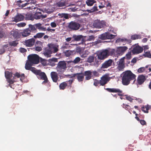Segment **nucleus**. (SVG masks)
<instances>
[{
  "label": "nucleus",
  "instance_id": "obj_7",
  "mask_svg": "<svg viewBox=\"0 0 151 151\" xmlns=\"http://www.w3.org/2000/svg\"><path fill=\"white\" fill-rule=\"evenodd\" d=\"M108 49L102 50L98 55V58L101 60H103L109 56Z\"/></svg>",
  "mask_w": 151,
  "mask_h": 151
},
{
  "label": "nucleus",
  "instance_id": "obj_43",
  "mask_svg": "<svg viewBox=\"0 0 151 151\" xmlns=\"http://www.w3.org/2000/svg\"><path fill=\"white\" fill-rule=\"evenodd\" d=\"M94 57L93 56H90L87 58V62L88 63H91L93 62Z\"/></svg>",
  "mask_w": 151,
  "mask_h": 151
},
{
  "label": "nucleus",
  "instance_id": "obj_8",
  "mask_svg": "<svg viewBox=\"0 0 151 151\" xmlns=\"http://www.w3.org/2000/svg\"><path fill=\"white\" fill-rule=\"evenodd\" d=\"M76 76H77V78L78 81L81 82L83 81L84 78V75L82 73L74 74L71 75H67V77L73 78Z\"/></svg>",
  "mask_w": 151,
  "mask_h": 151
},
{
  "label": "nucleus",
  "instance_id": "obj_5",
  "mask_svg": "<svg viewBox=\"0 0 151 151\" xmlns=\"http://www.w3.org/2000/svg\"><path fill=\"white\" fill-rule=\"evenodd\" d=\"M93 24V27L97 28H101L106 25L105 22L104 21H100L99 19L94 20Z\"/></svg>",
  "mask_w": 151,
  "mask_h": 151
},
{
  "label": "nucleus",
  "instance_id": "obj_45",
  "mask_svg": "<svg viewBox=\"0 0 151 151\" xmlns=\"http://www.w3.org/2000/svg\"><path fill=\"white\" fill-rule=\"evenodd\" d=\"M81 58L79 57H77L76 58L73 60V61H67V62L68 63H69L70 62H73L74 63L76 64L79 62Z\"/></svg>",
  "mask_w": 151,
  "mask_h": 151
},
{
  "label": "nucleus",
  "instance_id": "obj_19",
  "mask_svg": "<svg viewBox=\"0 0 151 151\" xmlns=\"http://www.w3.org/2000/svg\"><path fill=\"white\" fill-rule=\"evenodd\" d=\"M52 52L50 48L49 47H48L45 48L44 51V55L47 57H50L51 56Z\"/></svg>",
  "mask_w": 151,
  "mask_h": 151
},
{
  "label": "nucleus",
  "instance_id": "obj_62",
  "mask_svg": "<svg viewBox=\"0 0 151 151\" xmlns=\"http://www.w3.org/2000/svg\"><path fill=\"white\" fill-rule=\"evenodd\" d=\"M131 53L130 52H128L127 54L126 55V57L127 59H129L131 58Z\"/></svg>",
  "mask_w": 151,
  "mask_h": 151
},
{
  "label": "nucleus",
  "instance_id": "obj_59",
  "mask_svg": "<svg viewBox=\"0 0 151 151\" xmlns=\"http://www.w3.org/2000/svg\"><path fill=\"white\" fill-rule=\"evenodd\" d=\"M35 46H42V42L40 41H37L36 42Z\"/></svg>",
  "mask_w": 151,
  "mask_h": 151
},
{
  "label": "nucleus",
  "instance_id": "obj_42",
  "mask_svg": "<svg viewBox=\"0 0 151 151\" xmlns=\"http://www.w3.org/2000/svg\"><path fill=\"white\" fill-rule=\"evenodd\" d=\"M40 60L41 63L43 65L46 66L48 65V63H47L48 61L41 58H40Z\"/></svg>",
  "mask_w": 151,
  "mask_h": 151
},
{
  "label": "nucleus",
  "instance_id": "obj_44",
  "mask_svg": "<svg viewBox=\"0 0 151 151\" xmlns=\"http://www.w3.org/2000/svg\"><path fill=\"white\" fill-rule=\"evenodd\" d=\"M66 87V82H63L60 83L59 85L60 89L61 90L64 89Z\"/></svg>",
  "mask_w": 151,
  "mask_h": 151
},
{
  "label": "nucleus",
  "instance_id": "obj_1",
  "mask_svg": "<svg viewBox=\"0 0 151 151\" xmlns=\"http://www.w3.org/2000/svg\"><path fill=\"white\" fill-rule=\"evenodd\" d=\"M136 76L131 71L127 70L123 73L122 76V83L124 85H129L131 81H135Z\"/></svg>",
  "mask_w": 151,
  "mask_h": 151
},
{
  "label": "nucleus",
  "instance_id": "obj_49",
  "mask_svg": "<svg viewBox=\"0 0 151 151\" xmlns=\"http://www.w3.org/2000/svg\"><path fill=\"white\" fill-rule=\"evenodd\" d=\"M127 39H123L119 38L117 39L116 40V42L118 43H119L121 42H124L125 41H127Z\"/></svg>",
  "mask_w": 151,
  "mask_h": 151
},
{
  "label": "nucleus",
  "instance_id": "obj_10",
  "mask_svg": "<svg viewBox=\"0 0 151 151\" xmlns=\"http://www.w3.org/2000/svg\"><path fill=\"white\" fill-rule=\"evenodd\" d=\"M142 47L139 45H136L132 50V52L134 54H138L141 53L143 51Z\"/></svg>",
  "mask_w": 151,
  "mask_h": 151
},
{
  "label": "nucleus",
  "instance_id": "obj_24",
  "mask_svg": "<svg viewBox=\"0 0 151 151\" xmlns=\"http://www.w3.org/2000/svg\"><path fill=\"white\" fill-rule=\"evenodd\" d=\"M30 32L31 31L29 28H27L22 32V35L23 37H25L31 34Z\"/></svg>",
  "mask_w": 151,
  "mask_h": 151
},
{
  "label": "nucleus",
  "instance_id": "obj_36",
  "mask_svg": "<svg viewBox=\"0 0 151 151\" xmlns=\"http://www.w3.org/2000/svg\"><path fill=\"white\" fill-rule=\"evenodd\" d=\"M141 36L139 35H134L131 36V38L132 40H135L141 38Z\"/></svg>",
  "mask_w": 151,
  "mask_h": 151
},
{
  "label": "nucleus",
  "instance_id": "obj_51",
  "mask_svg": "<svg viewBox=\"0 0 151 151\" xmlns=\"http://www.w3.org/2000/svg\"><path fill=\"white\" fill-rule=\"evenodd\" d=\"M145 71V67H141L138 69V72L139 73H142L144 72Z\"/></svg>",
  "mask_w": 151,
  "mask_h": 151
},
{
  "label": "nucleus",
  "instance_id": "obj_53",
  "mask_svg": "<svg viewBox=\"0 0 151 151\" xmlns=\"http://www.w3.org/2000/svg\"><path fill=\"white\" fill-rule=\"evenodd\" d=\"M35 50L37 51L40 52L42 50V47L41 46H35Z\"/></svg>",
  "mask_w": 151,
  "mask_h": 151
},
{
  "label": "nucleus",
  "instance_id": "obj_41",
  "mask_svg": "<svg viewBox=\"0 0 151 151\" xmlns=\"http://www.w3.org/2000/svg\"><path fill=\"white\" fill-rule=\"evenodd\" d=\"M56 0H50L47 2V5L50 6H54L56 5Z\"/></svg>",
  "mask_w": 151,
  "mask_h": 151
},
{
  "label": "nucleus",
  "instance_id": "obj_18",
  "mask_svg": "<svg viewBox=\"0 0 151 151\" xmlns=\"http://www.w3.org/2000/svg\"><path fill=\"white\" fill-rule=\"evenodd\" d=\"M146 78L145 76L140 75L138 76L137 79L138 84L139 85H142L145 80Z\"/></svg>",
  "mask_w": 151,
  "mask_h": 151
},
{
  "label": "nucleus",
  "instance_id": "obj_30",
  "mask_svg": "<svg viewBox=\"0 0 151 151\" xmlns=\"http://www.w3.org/2000/svg\"><path fill=\"white\" fill-rule=\"evenodd\" d=\"M65 2L63 0H61L59 1L56 3V6L58 7H61L65 6Z\"/></svg>",
  "mask_w": 151,
  "mask_h": 151
},
{
  "label": "nucleus",
  "instance_id": "obj_27",
  "mask_svg": "<svg viewBox=\"0 0 151 151\" xmlns=\"http://www.w3.org/2000/svg\"><path fill=\"white\" fill-rule=\"evenodd\" d=\"M58 62V59L56 58H53L49 60L48 61V64L50 65L53 66L55 65V62Z\"/></svg>",
  "mask_w": 151,
  "mask_h": 151
},
{
  "label": "nucleus",
  "instance_id": "obj_14",
  "mask_svg": "<svg viewBox=\"0 0 151 151\" xmlns=\"http://www.w3.org/2000/svg\"><path fill=\"white\" fill-rule=\"evenodd\" d=\"M35 40L33 38L26 40L24 42L25 45L27 47H31L34 45L35 42Z\"/></svg>",
  "mask_w": 151,
  "mask_h": 151
},
{
  "label": "nucleus",
  "instance_id": "obj_48",
  "mask_svg": "<svg viewBox=\"0 0 151 151\" xmlns=\"http://www.w3.org/2000/svg\"><path fill=\"white\" fill-rule=\"evenodd\" d=\"M29 70H31L32 72H33L36 75H37V73H38L39 70H37L35 68L32 67L31 69H30Z\"/></svg>",
  "mask_w": 151,
  "mask_h": 151
},
{
  "label": "nucleus",
  "instance_id": "obj_57",
  "mask_svg": "<svg viewBox=\"0 0 151 151\" xmlns=\"http://www.w3.org/2000/svg\"><path fill=\"white\" fill-rule=\"evenodd\" d=\"M46 30L49 32H50L52 33L54 32L55 31V29H51L50 27H48L47 29H46Z\"/></svg>",
  "mask_w": 151,
  "mask_h": 151
},
{
  "label": "nucleus",
  "instance_id": "obj_40",
  "mask_svg": "<svg viewBox=\"0 0 151 151\" xmlns=\"http://www.w3.org/2000/svg\"><path fill=\"white\" fill-rule=\"evenodd\" d=\"M32 64L28 61V62L26 63L25 65V68L27 70H29L32 68L31 66Z\"/></svg>",
  "mask_w": 151,
  "mask_h": 151
},
{
  "label": "nucleus",
  "instance_id": "obj_12",
  "mask_svg": "<svg viewBox=\"0 0 151 151\" xmlns=\"http://www.w3.org/2000/svg\"><path fill=\"white\" fill-rule=\"evenodd\" d=\"M24 18V16L23 15L17 13L16 16L12 18V21L17 22L23 20Z\"/></svg>",
  "mask_w": 151,
  "mask_h": 151
},
{
  "label": "nucleus",
  "instance_id": "obj_38",
  "mask_svg": "<svg viewBox=\"0 0 151 151\" xmlns=\"http://www.w3.org/2000/svg\"><path fill=\"white\" fill-rule=\"evenodd\" d=\"M109 56L114 55L116 53V50L114 49L108 50Z\"/></svg>",
  "mask_w": 151,
  "mask_h": 151
},
{
  "label": "nucleus",
  "instance_id": "obj_63",
  "mask_svg": "<svg viewBox=\"0 0 151 151\" xmlns=\"http://www.w3.org/2000/svg\"><path fill=\"white\" fill-rule=\"evenodd\" d=\"M61 17L63 18V20L64 21L66 19V14H61ZM62 20V19H61Z\"/></svg>",
  "mask_w": 151,
  "mask_h": 151
},
{
  "label": "nucleus",
  "instance_id": "obj_9",
  "mask_svg": "<svg viewBox=\"0 0 151 151\" xmlns=\"http://www.w3.org/2000/svg\"><path fill=\"white\" fill-rule=\"evenodd\" d=\"M113 63V60L111 59H109L108 60H106L102 64L101 68V69L107 68L111 66Z\"/></svg>",
  "mask_w": 151,
  "mask_h": 151
},
{
  "label": "nucleus",
  "instance_id": "obj_64",
  "mask_svg": "<svg viewBox=\"0 0 151 151\" xmlns=\"http://www.w3.org/2000/svg\"><path fill=\"white\" fill-rule=\"evenodd\" d=\"M50 25L52 27H55L57 26L56 23L54 22H52L50 23Z\"/></svg>",
  "mask_w": 151,
  "mask_h": 151
},
{
  "label": "nucleus",
  "instance_id": "obj_6",
  "mask_svg": "<svg viewBox=\"0 0 151 151\" xmlns=\"http://www.w3.org/2000/svg\"><path fill=\"white\" fill-rule=\"evenodd\" d=\"M80 24L73 21L71 22L68 25V27L73 30H78L80 28Z\"/></svg>",
  "mask_w": 151,
  "mask_h": 151
},
{
  "label": "nucleus",
  "instance_id": "obj_35",
  "mask_svg": "<svg viewBox=\"0 0 151 151\" xmlns=\"http://www.w3.org/2000/svg\"><path fill=\"white\" fill-rule=\"evenodd\" d=\"M98 10L97 9V5L96 4H95L92 9H87L86 10V11L88 12L89 13H92Z\"/></svg>",
  "mask_w": 151,
  "mask_h": 151
},
{
  "label": "nucleus",
  "instance_id": "obj_15",
  "mask_svg": "<svg viewBox=\"0 0 151 151\" xmlns=\"http://www.w3.org/2000/svg\"><path fill=\"white\" fill-rule=\"evenodd\" d=\"M110 92L118 93V94H122V91L119 89L116 88H107L106 89Z\"/></svg>",
  "mask_w": 151,
  "mask_h": 151
},
{
  "label": "nucleus",
  "instance_id": "obj_2",
  "mask_svg": "<svg viewBox=\"0 0 151 151\" xmlns=\"http://www.w3.org/2000/svg\"><path fill=\"white\" fill-rule=\"evenodd\" d=\"M56 68L58 74H62L66 69V63L64 61H59Z\"/></svg>",
  "mask_w": 151,
  "mask_h": 151
},
{
  "label": "nucleus",
  "instance_id": "obj_4",
  "mask_svg": "<svg viewBox=\"0 0 151 151\" xmlns=\"http://www.w3.org/2000/svg\"><path fill=\"white\" fill-rule=\"evenodd\" d=\"M116 35L111 34L109 32H106L99 35V38L102 40L106 39H114Z\"/></svg>",
  "mask_w": 151,
  "mask_h": 151
},
{
  "label": "nucleus",
  "instance_id": "obj_28",
  "mask_svg": "<svg viewBox=\"0 0 151 151\" xmlns=\"http://www.w3.org/2000/svg\"><path fill=\"white\" fill-rule=\"evenodd\" d=\"M11 35L15 38L18 39L19 37V34L17 31L12 30L11 32Z\"/></svg>",
  "mask_w": 151,
  "mask_h": 151
},
{
  "label": "nucleus",
  "instance_id": "obj_17",
  "mask_svg": "<svg viewBox=\"0 0 151 151\" xmlns=\"http://www.w3.org/2000/svg\"><path fill=\"white\" fill-rule=\"evenodd\" d=\"M67 7H69L68 8V9L69 11L75 12L76 10L75 4H69L68 2H67Z\"/></svg>",
  "mask_w": 151,
  "mask_h": 151
},
{
  "label": "nucleus",
  "instance_id": "obj_46",
  "mask_svg": "<svg viewBox=\"0 0 151 151\" xmlns=\"http://www.w3.org/2000/svg\"><path fill=\"white\" fill-rule=\"evenodd\" d=\"M18 43L17 40H15L9 43V45L11 46L15 47L16 46Z\"/></svg>",
  "mask_w": 151,
  "mask_h": 151
},
{
  "label": "nucleus",
  "instance_id": "obj_61",
  "mask_svg": "<svg viewBox=\"0 0 151 151\" xmlns=\"http://www.w3.org/2000/svg\"><path fill=\"white\" fill-rule=\"evenodd\" d=\"M139 122L140 123L143 125H146V122L144 120H139Z\"/></svg>",
  "mask_w": 151,
  "mask_h": 151
},
{
  "label": "nucleus",
  "instance_id": "obj_60",
  "mask_svg": "<svg viewBox=\"0 0 151 151\" xmlns=\"http://www.w3.org/2000/svg\"><path fill=\"white\" fill-rule=\"evenodd\" d=\"M15 79L14 77H13V79H10V78L8 79V82L10 84H13L14 82V79Z\"/></svg>",
  "mask_w": 151,
  "mask_h": 151
},
{
  "label": "nucleus",
  "instance_id": "obj_29",
  "mask_svg": "<svg viewBox=\"0 0 151 151\" xmlns=\"http://www.w3.org/2000/svg\"><path fill=\"white\" fill-rule=\"evenodd\" d=\"M151 108V106L148 105L143 106L141 108L142 111L145 113H148V110Z\"/></svg>",
  "mask_w": 151,
  "mask_h": 151
},
{
  "label": "nucleus",
  "instance_id": "obj_11",
  "mask_svg": "<svg viewBox=\"0 0 151 151\" xmlns=\"http://www.w3.org/2000/svg\"><path fill=\"white\" fill-rule=\"evenodd\" d=\"M128 49V47L126 46L119 47L117 48L116 50V54L119 55H122Z\"/></svg>",
  "mask_w": 151,
  "mask_h": 151
},
{
  "label": "nucleus",
  "instance_id": "obj_22",
  "mask_svg": "<svg viewBox=\"0 0 151 151\" xmlns=\"http://www.w3.org/2000/svg\"><path fill=\"white\" fill-rule=\"evenodd\" d=\"M38 78L40 79H44L47 77L45 73L42 72L40 70H39L37 74Z\"/></svg>",
  "mask_w": 151,
  "mask_h": 151
},
{
  "label": "nucleus",
  "instance_id": "obj_31",
  "mask_svg": "<svg viewBox=\"0 0 151 151\" xmlns=\"http://www.w3.org/2000/svg\"><path fill=\"white\" fill-rule=\"evenodd\" d=\"M35 24L36 27V28L37 29L39 30L43 31H45L46 30V28L42 27V24L41 23H38Z\"/></svg>",
  "mask_w": 151,
  "mask_h": 151
},
{
  "label": "nucleus",
  "instance_id": "obj_58",
  "mask_svg": "<svg viewBox=\"0 0 151 151\" xmlns=\"http://www.w3.org/2000/svg\"><path fill=\"white\" fill-rule=\"evenodd\" d=\"M4 34L2 29L0 28V38H2L4 36Z\"/></svg>",
  "mask_w": 151,
  "mask_h": 151
},
{
  "label": "nucleus",
  "instance_id": "obj_13",
  "mask_svg": "<svg viewBox=\"0 0 151 151\" xmlns=\"http://www.w3.org/2000/svg\"><path fill=\"white\" fill-rule=\"evenodd\" d=\"M110 80L109 77L106 76L104 75L102 76L99 81V84L100 85L103 86L106 84Z\"/></svg>",
  "mask_w": 151,
  "mask_h": 151
},
{
  "label": "nucleus",
  "instance_id": "obj_37",
  "mask_svg": "<svg viewBox=\"0 0 151 151\" xmlns=\"http://www.w3.org/2000/svg\"><path fill=\"white\" fill-rule=\"evenodd\" d=\"M45 34L43 33H38L36 35L34 36V37L35 39L41 38L44 36Z\"/></svg>",
  "mask_w": 151,
  "mask_h": 151
},
{
  "label": "nucleus",
  "instance_id": "obj_21",
  "mask_svg": "<svg viewBox=\"0 0 151 151\" xmlns=\"http://www.w3.org/2000/svg\"><path fill=\"white\" fill-rule=\"evenodd\" d=\"M72 39L73 40H72L76 41H79L81 40L82 41L83 40V37L82 35H73L72 37Z\"/></svg>",
  "mask_w": 151,
  "mask_h": 151
},
{
  "label": "nucleus",
  "instance_id": "obj_32",
  "mask_svg": "<svg viewBox=\"0 0 151 151\" xmlns=\"http://www.w3.org/2000/svg\"><path fill=\"white\" fill-rule=\"evenodd\" d=\"M33 15L31 13H27L25 15V19L26 20H33Z\"/></svg>",
  "mask_w": 151,
  "mask_h": 151
},
{
  "label": "nucleus",
  "instance_id": "obj_39",
  "mask_svg": "<svg viewBox=\"0 0 151 151\" xmlns=\"http://www.w3.org/2000/svg\"><path fill=\"white\" fill-rule=\"evenodd\" d=\"M12 76V72L7 71L5 72V76L6 79L11 78Z\"/></svg>",
  "mask_w": 151,
  "mask_h": 151
},
{
  "label": "nucleus",
  "instance_id": "obj_55",
  "mask_svg": "<svg viewBox=\"0 0 151 151\" xmlns=\"http://www.w3.org/2000/svg\"><path fill=\"white\" fill-rule=\"evenodd\" d=\"M26 25V24L24 22H21L17 24V25L19 27H24Z\"/></svg>",
  "mask_w": 151,
  "mask_h": 151
},
{
  "label": "nucleus",
  "instance_id": "obj_33",
  "mask_svg": "<svg viewBox=\"0 0 151 151\" xmlns=\"http://www.w3.org/2000/svg\"><path fill=\"white\" fill-rule=\"evenodd\" d=\"M96 2L95 0H86V3L87 6H91L93 4Z\"/></svg>",
  "mask_w": 151,
  "mask_h": 151
},
{
  "label": "nucleus",
  "instance_id": "obj_34",
  "mask_svg": "<svg viewBox=\"0 0 151 151\" xmlns=\"http://www.w3.org/2000/svg\"><path fill=\"white\" fill-rule=\"evenodd\" d=\"M29 28L31 32H36L37 28L36 24L33 25L30 24L29 25Z\"/></svg>",
  "mask_w": 151,
  "mask_h": 151
},
{
  "label": "nucleus",
  "instance_id": "obj_23",
  "mask_svg": "<svg viewBox=\"0 0 151 151\" xmlns=\"http://www.w3.org/2000/svg\"><path fill=\"white\" fill-rule=\"evenodd\" d=\"M118 69L119 70L122 69L124 67V58H122L119 60V63L118 64Z\"/></svg>",
  "mask_w": 151,
  "mask_h": 151
},
{
  "label": "nucleus",
  "instance_id": "obj_26",
  "mask_svg": "<svg viewBox=\"0 0 151 151\" xmlns=\"http://www.w3.org/2000/svg\"><path fill=\"white\" fill-rule=\"evenodd\" d=\"M48 46L50 48L52 52L55 53L58 50V47L56 46L54 44H50Z\"/></svg>",
  "mask_w": 151,
  "mask_h": 151
},
{
  "label": "nucleus",
  "instance_id": "obj_20",
  "mask_svg": "<svg viewBox=\"0 0 151 151\" xmlns=\"http://www.w3.org/2000/svg\"><path fill=\"white\" fill-rule=\"evenodd\" d=\"M50 75L53 81L55 83L57 82L58 78L57 73L55 72H52L51 73Z\"/></svg>",
  "mask_w": 151,
  "mask_h": 151
},
{
  "label": "nucleus",
  "instance_id": "obj_3",
  "mask_svg": "<svg viewBox=\"0 0 151 151\" xmlns=\"http://www.w3.org/2000/svg\"><path fill=\"white\" fill-rule=\"evenodd\" d=\"M40 57L39 56L36 54H32L29 55L28 56V59L29 61L32 64H37L40 61Z\"/></svg>",
  "mask_w": 151,
  "mask_h": 151
},
{
  "label": "nucleus",
  "instance_id": "obj_56",
  "mask_svg": "<svg viewBox=\"0 0 151 151\" xmlns=\"http://www.w3.org/2000/svg\"><path fill=\"white\" fill-rule=\"evenodd\" d=\"M42 80H44V81L42 82V84H45V83H47L48 84H49L50 83V82H49V81H48L47 79V77H46V78H45V79H42Z\"/></svg>",
  "mask_w": 151,
  "mask_h": 151
},
{
  "label": "nucleus",
  "instance_id": "obj_50",
  "mask_svg": "<svg viewBox=\"0 0 151 151\" xmlns=\"http://www.w3.org/2000/svg\"><path fill=\"white\" fill-rule=\"evenodd\" d=\"M72 78V79H70L67 81V86H70L73 81L74 79H73V78Z\"/></svg>",
  "mask_w": 151,
  "mask_h": 151
},
{
  "label": "nucleus",
  "instance_id": "obj_16",
  "mask_svg": "<svg viewBox=\"0 0 151 151\" xmlns=\"http://www.w3.org/2000/svg\"><path fill=\"white\" fill-rule=\"evenodd\" d=\"M34 19H44L46 17L44 16L40 12H36L33 15Z\"/></svg>",
  "mask_w": 151,
  "mask_h": 151
},
{
  "label": "nucleus",
  "instance_id": "obj_25",
  "mask_svg": "<svg viewBox=\"0 0 151 151\" xmlns=\"http://www.w3.org/2000/svg\"><path fill=\"white\" fill-rule=\"evenodd\" d=\"M84 76H86L85 79L86 80H89L91 78L92 72L90 70L85 71L84 72Z\"/></svg>",
  "mask_w": 151,
  "mask_h": 151
},
{
  "label": "nucleus",
  "instance_id": "obj_47",
  "mask_svg": "<svg viewBox=\"0 0 151 151\" xmlns=\"http://www.w3.org/2000/svg\"><path fill=\"white\" fill-rule=\"evenodd\" d=\"M144 55L146 57L151 58V54L150 51H147L145 52Z\"/></svg>",
  "mask_w": 151,
  "mask_h": 151
},
{
  "label": "nucleus",
  "instance_id": "obj_54",
  "mask_svg": "<svg viewBox=\"0 0 151 151\" xmlns=\"http://www.w3.org/2000/svg\"><path fill=\"white\" fill-rule=\"evenodd\" d=\"M73 52L70 50H67V57L69 56L70 55L72 54Z\"/></svg>",
  "mask_w": 151,
  "mask_h": 151
},
{
  "label": "nucleus",
  "instance_id": "obj_52",
  "mask_svg": "<svg viewBox=\"0 0 151 151\" xmlns=\"http://www.w3.org/2000/svg\"><path fill=\"white\" fill-rule=\"evenodd\" d=\"M95 39V37L93 35L89 36L87 39L88 41H91L92 40H94Z\"/></svg>",
  "mask_w": 151,
  "mask_h": 151
}]
</instances>
